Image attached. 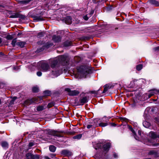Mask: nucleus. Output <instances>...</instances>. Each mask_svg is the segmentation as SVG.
I'll list each match as a JSON object with an SVG mask.
<instances>
[{"instance_id": "nucleus-45", "label": "nucleus", "mask_w": 159, "mask_h": 159, "mask_svg": "<svg viewBox=\"0 0 159 159\" xmlns=\"http://www.w3.org/2000/svg\"><path fill=\"white\" fill-rule=\"evenodd\" d=\"M2 42V40L1 38H0V43Z\"/></svg>"}, {"instance_id": "nucleus-43", "label": "nucleus", "mask_w": 159, "mask_h": 159, "mask_svg": "<svg viewBox=\"0 0 159 159\" xmlns=\"http://www.w3.org/2000/svg\"><path fill=\"white\" fill-rule=\"evenodd\" d=\"M48 107L50 108V107H51L52 106V104H49L48 105Z\"/></svg>"}, {"instance_id": "nucleus-10", "label": "nucleus", "mask_w": 159, "mask_h": 159, "mask_svg": "<svg viewBox=\"0 0 159 159\" xmlns=\"http://www.w3.org/2000/svg\"><path fill=\"white\" fill-rule=\"evenodd\" d=\"M61 38L59 36L54 35L52 37V40L55 42H58L61 41Z\"/></svg>"}, {"instance_id": "nucleus-20", "label": "nucleus", "mask_w": 159, "mask_h": 159, "mask_svg": "<svg viewBox=\"0 0 159 159\" xmlns=\"http://www.w3.org/2000/svg\"><path fill=\"white\" fill-rule=\"evenodd\" d=\"M19 14L18 13H15L10 16V18H18L19 17Z\"/></svg>"}, {"instance_id": "nucleus-1", "label": "nucleus", "mask_w": 159, "mask_h": 159, "mask_svg": "<svg viewBox=\"0 0 159 159\" xmlns=\"http://www.w3.org/2000/svg\"><path fill=\"white\" fill-rule=\"evenodd\" d=\"M67 57L66 56H60L57 58L55 60H54L52 62L51 67L52 68L54 67L59 62H67L66 61Z\"/></svg>"}, {"instance_id": "nucleus-35", "label": "nucleus", "mask_w": 159, "mask_h": 159, "mask_svg": "<svg viewBox=\"0 0 159 159\" xmlns=\"http://www.w3.org/2000/svg\"><path fill=\"white\" fill-rule=\"evenodd\" d=\"M30 1V0H24L21 1V2L22 3L27 4L29 3Z\"/></svg>"}, {"instance_id": "nucleus-39", "label": "nucleus", "mask_w": 159, "mask_h": 159, "mask_svg": "<svg viewBox=\"0 0 159 159\" xmlns=\"http://www.w3.org/2000/svg\"><path fill=\"white\" fill-rule=\"evenodd\" d=\"M34 145V144L33 143H30L29 144V146L30 147H32Z\"/></svg>"}, {"instance_id": "nucleus-8", "label": "nucleus", "mask_w": 159, "mask_h": 159, "mask_svg": "<svg viewBox=\"0 0 159 159\" xmlns=\"http://www.w3.org/2000/svg\"><path fill=\"white\" fill-rule=\"evenodd\" d=\"M111 146L110 143H108L104 144L103 146V150L104 151L107 152L109 150Z\"/></svg>"}, {"instance_id": "nucleus-14", "label": "nucleus", "mask_w": 159, "mask_h": 159, "mask_svg": "<svg viewBox=\"0 0 159 159\" xmlns=\"http://www.w3.org/2000/svg\"><path fill=\"white\" fill-rule=\"evenodd\" d=\"M49 149L50 151L54 152L56 150V148L54 146L51 145L49 146Z\"/></svg>"}, {"instance_id": "nucleus-30", "label": "nucleus", "mask_w": 159, "mask_h": 159, "mask_svg": "<svg viewBox=\"0 0 159 159\" xmlns=\"http://www.w3.org/2000/svg\"><path fill=\"white\" fill-rule=\"evenodd\" d=\"M39 89L37 87H34L33 88L32 91L34 92H37L38 91Z\"/></svg>"}, {"instance_id": "nucleus-38", "label": "nucleus", "mask_w": 159, "mask_h": 159, "mask_svg": "<svg viewBox=\"0 0 159 159\" xmlns=\"http://www.w3.org/2000/svg\"><path fill=\"white\" fill-rule=\"evenodd\" d=\"M83 18L86 20H87L89 19L88 17L87 16H84Z\"/></svg>"}, {"instance_id": "nucleus-32", "label": "nucleus", "mask_w": 159, "mask_h": 159, "mask_svg": "<svg viewBox=\"0 0 159 159\" xmlns=\"http://www.w3.org/2000/svg\"><path fill=\"white\" fill-rule=\"evenodd\" d=\"M43 106H39L37 107V110L38 111H40L43 110Z\"/></svg>"}, {"instance_id": "nucleus-41", "label": "nucleus", "mask_w": 159, "mask_h": 159, "mask_svg": "<svg viewBox=\"0 0 159 159\" xmlns=\"http://www.w3.org/2000/svg\"><path fill=\"white\" fill-rule=\"evenodd\" d=\"M121 120L123 121H126L127 119L125 118H121Z\"/></svg>"}, {"instance_id": "nucleus-6", "label": "nucleus", "mask_w": 159, "mask_h": 159, "mask_svg": "<svg viewBox=\"0 0 159 159\" xmlns=\"http://www.w3.org/2000/svg\"><path fill=\"white\" fill-rule=\"evenodd\" d=\"M149 135L152 139H155L157 137H159V134H157L154 132H150Z\"/></svg>"}, {"instance_id": "nucleus-19", "label": "nucleus", "mask_w": 159, "mask_h": 159, "mask_svg": "<svg viewBox=\"0 0 159 159\" xmlns=\"http://www.w3.org/2000/svg\"><path fill=\"white\" fill-rule=\"evenodd\" d=\"M108 124L107 123L101 122L98 124V126L101 127H104L107 126Z\"/></svg>"}, {"instance_id": "nucleus-23", "label": "nucleus", "mask_w": 159, "mask_h": 159, "mask_svg": "<svg viewBox=\"0 0 159 159\" xmlns=\"http://www.w3.org/2000/svg\"><path fill=\"white\" fill-rule=\"evenodd\" d=\"M2 145L3 148H7L8 147V144L6 142H3L2 143Z\"/></svg>"}, {"instance_id": "nucleus-29", "label": "nucleus", "mask_w": 159, "mask_h": 159, "mask_svg": "<svg viewBox=\"0 0 159 159\" xmlns=\"http://www.w3.org/2000/svg\"><path fill=\"white\" fill-rule=\"evenodd\" d=\"M142 65H139L137 66L136 69L138 70H140L142 69Z\"/></svg>"}, {"instance_id": "nucleus-36", "label": "nucleus", "mask_w": 159, "mask_h": 159, "mask_svg": "<svg viewBox=\"0 0 159 159\" xmlns=\"http://www.w3.org/2000/svg\"><path fill=\"white\" fill-rule=\"evenodd\" d=\"M36 20L37 21H42L44 20V19L41 17H37L36 18Z\"/></svg>"}, {"instance_id": "nucleus-3", "label": "nucleus", "mask_w": 159, "mask_h": 159, "mask_svg": "<svg viewBox=\"0 0 159 159\" xmlns=\"http://www.w3.org/2000/svg\"><path fill=\"white\" fill-rule=\"evenodd\" d=\"M46 133L49 135L57 137L62 136L61 134L62 133V132L57 131L50 129H47L46 130Z\"/></svg>"}, {"instance_id": "nucleus-7", "label": "nucleus", "mask_w": 159, "mask_h": 159, "mask_svg": "<svg viewBox=\"0 0 159 159\" xmlns=\"http://www.w3.org/2000/svg\"><path fill=\"white\" fill-rule=\"evenodd\" d=\"M61 154L63 155L68 157L72 155V153L71 152L66 150H62L61 151Z\"/></svg>"}, {"instance_id": "nucleus-11", "label": "nucleus", "mask_w": 159, "mask_h": 159, "mask_svg": "<svg viewBox=\"0 0 159 159\" xmlns=\"http://www.w3.org/2000/svg\"><path fill=\"white\" fill-rule=\"evenodd\" d=\"M159 93V90L154 89L152 90L148 95V98H150L154 94H157Z\"/></svg>"}, {"instance_id": "nucleus-40", "label": "nucleus", "mask_w": 159, "mask_h": 159, "mask_svg": "<svg viewBox=\"0 0 159 159\" xmlns=\"http://www.w3.org/2000/svg\"><path fill=\"white\" fill-rule=\"evenodd\" d=\"M93 1L94 3H96L99 2L100 1V0H93Z\"/></svg>"}, {"instance_id": "nucleus-49", "label": "nucleus", "mask_w": 159, "mask_h": 159, "mask_svg": "<svg viewBox=\"0 0 159 159\" xmlns=\"http://www.w3.org/2000/svg\"><path fill=\"white\" fill-rule=\"evenodd\" d=\"M1 100H0V104H1Z\"/></svg>"}, {"instance_id": "nucleus-21", "label": "nucleus", "mask_w": 159, "mask_h": 159, "mask_svg": "<svg viewBox=\"0 0 159 159\" xmlns=\"http://www.w3.org/2000/svg\"><path fill=\"white\" fill-rule=\"evenodd\" d=\"M87 102V99L86 97H84L80 101V102L81 103H84Z\"/></svg>"}, {"instance_id": "nucleus-15", "label": "nucleus", "mask_w": 159, "mask_h": 159, "mask_svg": "<svg viewBox=\"0 0 159 159\" xmlns=\"http://www.w3.org/2000/svg\"><path fill=\"white\" fill-rule=\"evenodd\" d=\"M96 126L94 124V123L92 122L91 123H90V124H88V125H87V128L90 129L92 127L95 128Z\"/></svg>"}, {"instance_id": "nucleus-2", "label": "nucleus", "mask_w": 159, "mask_h": 159, "mask_svg": "<svg viewBox=\"0 0 159 159\" xmlns=\"http://www.w3.org/2000/svg\"><path fill=\"white\" fill-rule=\"evenodd\" d=\"M83 67H80L79 69H78V72L80 75L83 77H86V76L89 73L90 70L87 68H83Z\"/></svg>"}, {"instance_id": "nucleus-5", "label": "nucleus", "mask_w": 159, "mask_h": 159, "mask_svg": "<svg viewBox=\"0 0 159 159\" xmlns=\"http://www.w3.org/2000/svg\"><path fill=\"white\" fill-rule=\"evenodd\" d=\"M41 70L43 71H46L48 70L49 68V66L46 63H43L42 64L41 66Z\"/></svg>"}, {"instance_id": "nucleus-34", "label": "nucleus", "mask_w": 159, "mask_h": 159, "mask_svg": "<svg viewBox=\"0 0 159 159\" xmlns=\"http://www.w3.org/2000/svg\"><path fill=\"white\" fill-rule=\"evenodd\" d=\"M32 158L33 159H39V156L38 155L33 156Z\"/></svg>"}, {"instance_id": "nucleus-33", "label": "nucleus", "mask_w": 159, "mask_h": 159, "mask_svg": "<svg viewBox=\"0 0 159 159\" xmlns=\"http://www.w3.org/2000/svg\"><path fill=\"white\" fill-rule=\"evenodd\" d=\"M107 85H105V86L104 87V90L103 92V93H104L107 91V90H108V88L107 87Z\"/></svg>"}, {"instance_id": "nucleus-12", "label": "nucleus", "mask_w": 159, "mask_h": 159, "mask_svg": "<svg viewBox=\"0 0 159 159\" xmlns=\"http://www.w3.org/2000/svg\"><path fill=\"white\" fill-rule=\"evenodd\" d=\"M16 45L17 46H20L21 48H23L24 47L25 45V43L23 42H17L16 43Z\"/></svg>"}, {"instance_id": "nucleus-16", "label": "nucleus", "mask_w": 159, "mask_h": 159, "mask_svg": "<svg viewBox=\"0 0 159 159\" xmlns=\"http://www.w3.org/2000/svg\"><path fill=\"white\" fill-rule=\"evenodd\" d=\"M27 159H32L33 157V155L31 153H28L26 155Z\"/></svg>"}, {"instance_id": "nucleus-27", "label": "nucleus", "mask_w": 159, "mask_h": 159, "mask_svg": "<svg viewBox=\"0 0 159 159\" xmlns=\"http://www.w3.org/2000/svg\"><path fill=\"white\" fill-rule=\"evenodd\" d=\"M152 3L155 5V6H159V2L155 1V0H153L152 1Z\"/></svg>"}, {"instance_id": "nucleus-47", "label": "nucleus", "mask_w": 159, "mask_h": 159, "mask_svg": "<svg viewBox=\"0 0 159 159\" xmlns=\"http://www.w3.org/2000/svg\"><path fill=\"white\" fill-rule=\"evenodd\" d=\"M20 35V33H18V35Z\"/></svg>"}, {"instance_id": "nucleus-25", "label": "nucleus", "mask_w": 159, "mask_h": 159, "mask_svg": "<svg viewBox=\"0 0 159 159\" xmlns=\"http://www.w3.org/2000/svg\"><path fill=\"white\" fill-rule=\"evenodd\" d=\"M71 44V43L69 41H66L64 43V45L65 46H69Z\"/></svg>"}, {"instance_id": "nucleus-42", "label": "nucleus", "mask_w": 159, "mask_h": 159, "mask_svg": "<svg viewBox=\"0 0 159 159\" xmlns=\"http://www.w3.org/2000/svg\"><path fill=\"white\" fill-rule=\"evenodd\" d=\"M113 156L115 158L117 157V155L116 153H114L113 154Z\"/></svg>"}, {"instance_id": "nucleus-44", "label": "nucleus", "mask_w": 159, "mask_h": 159, "mask_svg": "<svg viewBox=\"0 0 159 159\" xmlns=\"http://www.w3.org/2000/svg\"><path fill=\"white\" fill-rule=\"evenodd\" d=\"M43 32H41V33H39L38 34V35H39V36L40 35H43Z\"/></svg>"}, {"instance_id": "nucleus-24", "label": "nucleus", "mask_w": 159, "mask_h": 159, "mask_svg": "<svg viewBox=\"0 0 159 159\" xmlns=\"http://www.w3.org/2000/svg\"><path fill=\"white\" fill-rule=\"evenodd\" d=\"M82 135L80 134H78V135H77L76 136H74L73 137V139H80L81 137H82Z\"/></svg>"}, {"instance_id": "nucleus-13", "label": "nucleus", "mask_w": 159, "mask_h": 159, "mask_svg": "<svg viewBox=\"0 0 159 159\" xmlns=\"http://www.w3.org/2000/svg\"><path fill=\"white\" fill-rule=\"evenodd\" d=\"M129 129H130V130H131V131L134 134V136L135 138V139L137 140H138L139 138L137 137L136 135L135 134V131L133 129V128L131 127H129Z\"/></svg>"}, {"instance_id": "nucleus-31", "label": "nucleus", "mask_w": 159, "mask_h": 159, "mask_svg": "<svg viewBox=\"0 0 159 159\" xmlns=\"http://www.w3.org/2000/svg\"><path fill=\"white\" fill-rule=\"evenodd\" d=\"M6 38L8 40H11L12 39L13 37L10 34H8L7 35Z\"/></svg>"}, {"instance_id": "nucleus-37", "label": "nucleus", "mask_w": 159, "mask_h": 159, "mask_svg": "<svg viewBox=\"0 0 159 159\" xmlns=\"http://www.w3.org/2000/svg\"><path fill=\"white\" fill-rule=\"evenodd\" d=\"M37 75L39 76H41L42 75V73L40 71L37 72Z\"/></svg>"}, {"instance_id": "nucleus-22", "label": "nucleus", "mask_w": 159, "mask_h": 159, "mask_svg": "<svg viewBox=\"0 0 159 159\" xmlns=\"http://www.w3.org/2000/svg\"><path fill=\"white\" fill-rule=\"evenodd\" d=\"M44 95L45 96H49L50 95V92L48 90L45 91L43 92Z\"/></svg>"}, {"instance_id": "nucleus-48", "label": "nucleus", "mask_w": 159, "mask_h": 159, "mask_svg": "<svg viewBox=\"0 0 159 159\" xmlns=\"http://www.w3.org/2000/svg\"><path fill=\"white\" fill-rule=\"evenodd\" d=\"M14 98H15V99H16V97H14Z\"/></svg>"}, {"instance_id": "nucleus-28", "label": "nucleus", "mask_w": 159, "mask_h": 159, "mask_svg": "<svg viewBox=\"0 0 159 159\" xmlns=\"http://www.w3.org/2000/svg\"><path fill=\"white\" fill-rule=\"evenodd\" d=\"M17 42H16V39H13L12 40L11 42V44L13 47L15 46Z\"/></svg>"}, {"instance_id": "nucleus-17", "label": "nucleus", "mask_w": 159, "mask_h": 159, "mask_svg": "<svg viewBox=\"0 0 159 159\" xmlns=\"http://www.w3.org/2000/svg\"><path fill=\"white\" fill-rule=\"evenodd\" d=\"M52 74L54 75L55 76L57 77L59 75V71H54L53 70L52 71Z\"/></svg>"}, {"instance_id": "nucleus-18", "label": "nucleus", "mask_w": 159, "mask_h": 159, "mask_svg": "<svg viewBox=\"0 0 159 159\" xmlns=\"http://www.w3.org/2000/svg\"><path fill=\"white\" fill-rule=\"evenodd\" d=\"M143 126L146 128H148L150 126V124L147 121H144L143 123Z\"/></svg>"}, {"instance_id": "nucleus-26", "label": "nucleus", "mask_w": 159, "mask_h": 159, "mask_svg": "<svg viewBox=\"0 0 159 159\" xmlns=\"http://www.w3.org/2000/svg\"><path fill=\"white\" fill-rule=\"evenodd\" d=\"M68 18V21H67L66 20V23L67 24H70L72 23L71 19L70 17H67Z\"/></svg>"}, {"instance_id": "nucleus-4", "label": "nucleus", "mask_w": 159, "mask_h": 159, "mask_svg": "<svg viewBox=\"0 0 159 159\" xmlns=\"http://www.w3.org/2000/svg\"><path fill=\"white\" fill-rule=\"evenodd\" d=\"M65 90L69 92V94L71 96H75L79 94V92L76 90L71 91L69 88L65 89Z\"/></svg>"}, {"instance_id": "nucleus-46", "label": "nucleus", "mask_w": 159, "mask_h": 159, "mask_svg": "<svg viewBox=\"0 0 159 159\" xmlns=\"http://www.w3.org/2000/svg\"><path fill=\"white\" fill-rule=\"evenodd\" d=\"M34 101H33V102H35V103H36L37 102H36V99H35H35H34Z\"/></svg>"}, {"instance_id": "nucleus-9", "label": "nucleus", "mask_w": 159, "mask_h": 159, "mask_svg": "<svg viewBox=\"0 0 159 159\" xmlns=\"http://www.w3.org/2000/svg\"><path fill=\"white\" fill-rule=\"evenodd\" d=\"M148 155H154L156 157L157 155V151L155 150H153L150 151L148 152Z\"/></svg>"}]
</instances>
